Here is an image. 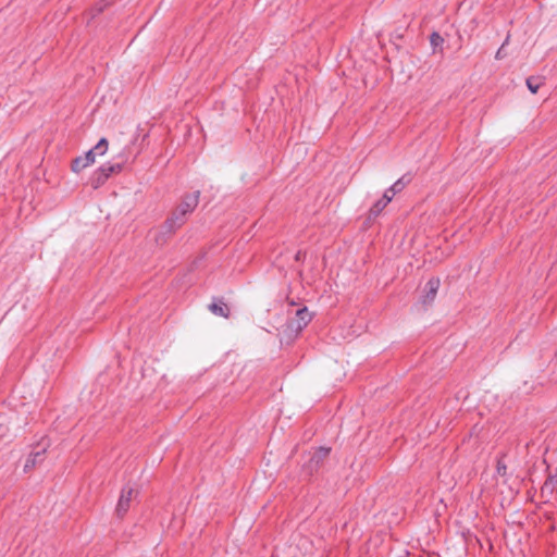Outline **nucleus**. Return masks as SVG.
<instances>
[{"label": "nucleus", "mask_w": 557, "mask_h": 557, "mask_svg": "<svg viewBox=\"0 0 557 557\" xmlns=\"http://www.w3.org/2000/svg\"><path fill=\"white\" fill-rule=\"evenodd\" d=\"M330 454V448L326 447H318L310 456V459L306 466L308 470V474L312 475L321 465L324 462L326 457Z\"/></svg>", "instance_id": "nucleus-4"}, {"label": "nucleus", "mask_w": 557, "mask_h": 557, "mask_svg": "<svg viewBox=\"0 0 557 557\" xmlns=\"http://www.w3.org/2000/svg\"><path fill=\"white\" fill-rule=\"evenodd\" d=\"M209 310L218 317L228 318L231 314L228 306L221 298H214L209 305Z\"/></svg>", "instance_id": "nucleus-7"}, {"label": "nucleus", "mask_w": 557, "mask_h": 557, "mask_svg": "<svg viewBox=\"0 0 557 557\" xmlns=\"http://www.w3.org/2000/svg\"><path fill=\"white\" fill-rule=\"evenodd\" d=\"M388 205V197H382L379 199L369 210V219H375Z\"/></svg>", "instance_id": "nucleus-9"}, {"label": "nucleus", "mask_w": 557, "mask_h": 557, "mask_svg": "<svg viewBox=\"0 0 557 557\" xmlns=\"http://www.w3.org/2000/svg\"><path fill=\"white\" fill-rule=\"evenodd\" d=\"M200 191L187 194L182 198L180 205L174 209L172 214L163 223L166 233L174 234L176 230L183 226L190 214L199 203Z\"/></svg>", "instance_id": "nucleus-1"}, {"label": "nucleus", "mask_w": 557, "mask_h": 557, "mask_svg": "<svg viewBox=\"0 0 557 557\" xmlns=\"http://www.w3.org/2000/svg\"><path fill=\"white\" fill-rule=\"evenodd\" d=\"M430 42L433 48H436L444 42V39L438 33L434 32L430 36Z\"/></svg>", "instance_id": "nucleus-18"}, {"label": "nucleus", "mask_w": 557, "mask_h": 557, "mask_svg": "<svg viewBox=\"0 0 557 557\" xmlns=\"http://www.w3.org/2000/svg\"><path fill=\"white\" fill-rule=\"evenodd\" d=\"M110 1H111V0H101V1L99 2L98 11L100 12V11H102L106 7H108V5L110 4Z\"/></svg>", "instance_id": "nucleus-21"}, {"label": "nucleus", "mask_w": 557, "mask_h": 557, "mask_svg": "<svg viewBox=\"0 0 557 557\" xmlns=\"http://www.w3.org/2000/svg\"><path fill=\"white\" fill-rule=\"evenodd\" d=\"M388 197V203L392 201V199L395 197V196H392V190H391V187L387 188L384 194H383V197Z\"/></svg>", "instance_id": "nucleus-22"}, {"label": "nucleus", "mask_w": 557, "mask_h": 557, "mask_svg": "<svg viewBox=\"0 0 557 557\" xmlns=\"http://www.w3.org/2000/svg\"><path fill=\"white\" fill-rule=\"evenodd\" d=\"M173 234L166 233L163 225L154 231V242L157 245H164Z\"/></svg>", "instance_id": "nucleus-14"}, {"label": "nucleus", "mask_w": 557, "mask_h": 557, "mask_svg": "<svg viewBox=\"0 0 557 557\" xmlns=\"http://www.w3.org/2000/svg\"><path fill=\"white\" fill-rule=\"evenodd\" d=\"M123 169L122 163H104L99 168V171L102 173V175L108 180L112 174L121 172Z\"/></svg>", "instance_id": "nucleus-11"}, {"label": "nucleus", "mask_w": 557, "mask_h": 557, "mask_svg": "<svg viewBox=\"0 0 557 557\" xmlns=\"http://www.w3.org/2000/svg\"><path fill=\"white\" fill-rule=\"evenodd\" d=\"M496 473H497V475L503 476V478L507 475V466L504 461V455L497 459Z\"/></svg>", "instance_id": "nucleus-17"}, {"label": "nucleus", "mask_w": 557, "mask_h": 557, "mask_svg": "<svg viewBox=\"0 0 557 557\" xmlns=\"http://www.w3.org/2000/svg\"><path fill=\"white\" fill-rule=\"evenodd\" d=\"M138 495V492L129 485H126L122 488L120 498L115 508L116 515L119 517H124L126 512L131 508V503L133 498Z\"/></svg>", "instance_id": "nucleus-3"}, {"label": "nucleus", "mask_w": 557, "mask_h": 557, "mask_svg": "<svg viewBox=\"0 0 557 557\" xmlns=\"http://www.w3.org/2000/svg\"><path fill=\"white\" fill-rule=\"evenodd\" d=\"M312 320V313L307 307L297 309L296 314L286 324L289 336H297Z\"/></svg>", "instance_id": "nucleus-2"}, {"label": "nucleus", "mask_w": 557, "mask_h": 557, "mask_svg": "<svg viewBox=\"0 0 557 557\" xmlns=\"http://www.w3.org/2000/svg\"><path fill=\"white\" fill-rule=\"evenodd\" d=\"M46 454V446H44L41 449L33 451L27 457L25 465H24V472H29L33 470L37 465L41 463L45 459Z\"/></svg>", "instance_id": "nucleus-6"}, {"label": "nucleus", "mask_w": 557, "mask_h": 557, "mask_svg": "<svg viewBox=\"0 0 557 557\" xmlns=\"http://www.w3.org/2000/svg\"><path fill=\"white\" fill-rule=\"evenodd\" d=\"M527 86L532 94H536L543 85V78L540 76H530L527 78Z\"/></svg>", "instance_id": "nucleus-12"}, {"label": "nucleus", "mask_w": 557, "mask_h": 557, "mask_svg": "<svg viewBox=\"0 0 557 557\" xmlns=\"http://www.w3.org/2000/svg\"><path fill=\"white\" fill-rule=\"evenodd\" d=\"M440 285H441V280L440 277H431L426 284H425V294L423 295L422 297V304L423 305H431L435 297H436V294L438 292V288H440Z\"/></svg>", "instance_id": "nucleus-5"}, {"label": "nucleus", "mask_w": 557, "mask_h": 557, "mask_svg": "<svg viewBox=\"0 0 557 557\" xmlns=\"http://www.w3.org/2000/svg\"><path fill=\"white\" fill-rule=\"evenodd\" d=\"M555 357H556V359H557V351L555 352Z\"/></svg>", "instance_id": "nucleus-23"}, {"label": "nucleus", "mask_w": 557, "mask_h": 557, "mask_svg": "<svg viewBox=\"0 0 557 557\" xmlns=\"http://www.w3.org/2000/svg\"><path fill=\"white\" fill-rule=\"evenodd\" d=\"M543 493L553 494L557 492V468L549 473L542 486Z\"/></svg>", "instance_id": "nucleus-8"}, {"label": "nucleus", "mask_w": 557, "mask_h": 557, "mask_svg": "<svg viewBox=\"0 0 557 557\" xmlns=\"http://www.w3.org/2000/svg\"><path fill=\"white\" fill-rule=\"evenodd\" d=\"M106 182H107V178L102 175V173L99 171V169L97 171H95L94 174L91 175V177L89 178V183L94 189L99 188Z\"/></svg>", "instance_id": "nucleus-13"}, {"label": "nucleus", "mask_w": 557, "mask_h": 557, "mask_svg": "<svg viewBox=\"0 0 557 557\" xmlns=\"http://www.w3.org/2000/svg\"><path fill=\"white\" fill-rule=\"evenodd\" d=\"M411 182V175L405 174L400 178H398L392 186V196H395L396 194L403 191L405 187Z\"/></svg>", "instance_id": "nucleus-10"}, {"label": "nucleus", "mask_w": 557, "mask_h": 557, "mask_svg": "<svg viewBox=\"0 0 557 557\" xmlns=\"http://www.w3.org/2000/svg\"><path fill=\"white\" fill-rule=\"evenodd\" d=\"M509 42V36H507V38L505 39L504 44L502 45V47L497 50L496 54H495V58L497 60H502L503 58L506 57V52H505V46Z\"/></svg>", "instance_id": "nucleus-20"}, {"label": "nucleus", "mask_w": 557, "mask_h": 557, "mask_svg": "<svg viewBox=\"0 0 557 557\" xmlns=\"http://www.w3.org/2000/svg\"><path fill=\"white\" fill-rule=\"evenodd\" d=\"M82 158L87 163V165H90L95 162L96 153L94 152L92 149H90L89 151H87L85 153V156H82Z\"/></svg>", "instance_id": "nucleus-19"}, {"label": "nucleus", "mask_w": 557, "mask_h": 557, "mask_svg": "<svg viewBox=\"0 0 557 557\" xmlns=\"http://www.w3.org/2000/svg\"><path fill=\"white\" fill-rule=\"evenodd\" d=\"M109 143L106 138H101L92 148L96 156H103L108 151Z\"/></svg>", "instance_id": "nucleus-15"}, {"label": "nucleus", "mask_w": 557, "mask_h": 557, "mask_svg": "<svg viewBox=\"0 0 557 557\" xmlns=\"http://www.w3.org/2000/svg\"><path fill=\"white\" fill-rule=\"evenodd\" d=\"M87 163L84 161V159L81 157H77L75 158L73 161H72V171L73 172H81L83 169L87 168Z\"/></svg>", "instance_id": "nucleus-16"}]
</instances>
